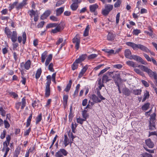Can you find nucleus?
Here are the masks:
<instances>
[{
	"label": "nucleus",
	"instance_id": "f257e3e1",
	"mask_svg": "<svg viewBox=\"0 0 157 157\" xmlns=\"http://www.w3.org/2000/svg\"><path fill=\"white\" fill-rule=\"evenodd\" d=\"M126 45L132 47L134 50H138L139 49L144 52L148 51V48L143 45L141 44H136L131 42H128L126 43Z\"/></svg>",
	"mask_w": 157,
	"mask_h": 157
},
{
	"label": "nucleus",
	"instance_id": "f03ea898",
	"mask_svg": "<svg viewBox=\"0 0 157 157\" xmlns=\"http://www.w3.org/2000/svg\"><path fill=\"white\" fill-rule=\"evenodd\" d=\"M141 67V69L147 73L150 77L153 78L154 79H157V74L156 72H153L151 70L144 66L143 65Z\"/></svg>",
	"mask_w": 157,
	"mask_h": 157
},
{
	"label": "nucleus",
	"instance_id": "7ed1b4c3",
	"mask_svg": "<svg viewBox=\"0 0 157 157\" xmlns=\"http://www.w3.org/2000/svg\"><path fill=\"white\" fill-rule=\"evenodd\" d=\"M55 27V28L52 30L51 32L52 33H56L58 32H60L64 29V25L63 24L60 23L58 24Z\"/></svg>",
	"mask_w": 157,
	"mask_h": 157
},
{
	"label": "nucleus",
	"instance_id": "20e7f679",
	"mask_svg": "<svg viewBox=\"0 0 157 157\" xmlns=\"http://www.w3.org/2000/svg\"><path fill=\"white\" fill-rule=\"evenodd\" d=\"M133 59L143 64L146 65L147 64V63L143 59L139 56L136 55H132L131 58L130 59Z\"/></svg>",
	"mask_w": 157,
	"mask_h": 157
},
{
	"label": "nucleus",
	"instance_id": "39448f33",
	"mask_svg": "<svg viewBox=\"0 0 157 157\" xmlns=\"http://www.w3.org/2000/svg\"><path fill=\"white\" fill-rule=\"evenodd\" d=\"M26 104V99L25 97H24L22 98L21 102H18L16 103L15 108L18 110L20 106L21 105V109H23L25 106Z\"/></svg>",
	"mask_w": 157,
	"mask_h": 157
},
{
	"label": "nucleus",
	"instance_id": "423d86ee",
	"mask_svg": "<svg viewBox=\"0 0 157 157\" xmlns=\"http://www.w3.org/2000/svg\"><path fill=\"white\" fill-rule=\"evenodd\" d=\"M72 42L75 44V47L77 50L79 48L80 43V38L78 34L76 35L72 39Z\"/></svg>",
	"mask_w": 157,
	"mask_h": 157
},
{
	"label": "nucleus",
	"instance_id": "0eeeda50",
	"mask_svg": "<svg viewBox=\"0 0 157 157\" xmlns=\"http://www.w3.org/2000/svg\"><path fill=\"white\" fill-rule=\"evenodd\" d=\"M82 0H72L73 2L71 5L70 7L73 11L76 10L78 7V4L82 2Z\"/></svg>",
	"mask_w": 157,
	"mask_h": 157
},
{
	"label": "nucleus",
	"instance_id": "6e6552de",
	"mask_svg": "<svg viewBox=\"0 0 157 157\" xmlns=\"http://www.w3.org/2000/svg\"><path fill=\"white\" fill-rule=\"evenodd\" d=\"M71 140H70L69 138H68L66 134L64 135V139L63 142V144L65 146V147H66L67 145L70 144L71 145V143L73 142Z\"/></svg>",
	"mask_w": 157,
	"mask_h": 157
},
{
	"label": "nucleus",
	"instance_id": "1a4fd4ad",
	"mask_svg": "<svg viewBox=\"0 0 157 157\" xmlns=\"http://www.w3.org/2000/svg\"><path fill=\"white\" fill-rule=\"evenodd\" d=\"M128 66H131L133 67H140V69L141 68L142 65H138L135 63L131 61H127L126 62Z\"/></svg>",
	"mask_w": 157,
	"mask_h": 157
},
{
	"label": "nucleus",
	"instance_id": "9d476101",
	"mask_svg": "<svg viewBox=\"0 0 157 157\" xmlns=\"http://www.w3.org/2000/svg\"><path fill=\"white\" fill-rule=\"evenodd\" d=\"M90 98L92 99L94 102V103H100L101 101V100L94 94H92L90 96Z\"/></svg>",
	"mask_w": 157,
	"mask_h": 157
},
{
	"label": "nucleus",
	"instance_id": "9b49d317",
	"mask_svg": "<svg viewBox=\"0 0 157 157\" xmlns=\"http://www.w3.org/2000/svg\"><path fill=\"white\" fill-rule=\"evenodd\" d=\"M10 38L11 39L13 43H14L17 40V33L16 31H14L13 32L12 34L11 35V37Z\"/></svg>",
	"mask_w": 157,
	"mask_h": 157
},
{
	"label": "nucleus",
	"instance_id": "f8f14e48",
	"mask_svg": "<svg viewBox=\"0 0 157 157\" xmlns=\"http://www.w3.org/2000/svg\"><path fill=\"white\" fill-rule=\"evenodd\" d=\"M146 144L150 148H152L154 147V144L150 139L145 140Z\"/></svg>",
	"mask_w": 157,
	"mask_h": 157
},
{
	"label": "nucleus",
	"instance_id": "ddd939ff",
	"mask_svg": "<svg viewBox=\"0 0 157 157\" xmlns=\"http://www.w3.org/2000/svg\"><path fill=\"white\" fill-rule=\"evenodd\" d=\"M98 7V6L97 3L90 5L89 6L90 10L91 12H95Z\"/></svg>",
	"mask_w": 157,
	"mask_h": 157
},
{
	"label": "nucleus",
	"instance_id": "4468645a",
	"mask_svg": "<svg viewBox=\"0 0 157 157\" xmlns=\"http://www.w3.org/2000/svg\"><path fill=\"white\" fill-rule=\"evenodd\" d=\"M122 92L124 95L128 96L130 95L131 93V91L127 88L125 87L123 89Z\"/></svg>",
	"mask_w": 157,
	"mask_h": 157
},
{
	"label": "nucleus",
	"instance_id": "2eb2a0df",
	"mask_svg": "<svg viewBox=\"0 0 157 157\" xmlns=\"http://www.w3.org/2000/svg\"><path fill=\"white\" fill-rule=\"evenodd\" d=\"M51 11L49 10H47L41 16L40 18L42 20H44L48 17L50 14Z\"/></svg>",
	"mask_w": 157,
	"mask_h": 157
},
{
	"label": "nucleus",
	"instance_id": "dca6fc26",
	"mask_svg": "<svg viewBox=\"0 0 157 157\" xmlns=\"http://www.w3.org/2000/svg\"><path fill=\"white\" fill-rule=\"evenodd\" d=\"M115 35L112 33L109 32L107 35V39L109 41H112L114 40Z\"/></svg>",
	"mask_w": 157,
	"mask_h": 157
},
{
	"label": "nucleus",
	"instance_id": "f3484780",
	"mask_svg": "<svg viewBox=\"0 0 157 157\" xmlns=\"http://www.w3.org/2000/svg\"><path fill=\"white\" fill-rule=\"evenodd\" d=\"M50 85L46 84L45 89V96L46 97H48L50 94Z\"/></svg>",
	"mask_w": 157,
	"mask_h": 157
},
{
	"label": "nucleus",
	"instance_id": "a211bd4d",
	"mask_svg": "<svg viewBox=\"0 0 157 157\" xmlns=\"http://www.w3.org/2000/svg\"><path fill=\"white\" fill-rule=\"evenodd\" d=\"M124 55L125 57L129 59L132 56L131 52L129 49H126L124 52Z\"/></svg>",
	"mask_w": 157,
	"mask_h": 157
},
{
	"label": "nucleus",
	"instance_id": "6ab92c4d",
	"mask_svg": "<svg viewBox=\"0 0 157 157\" xmlns=\"http://www.w3.org/2000/svg\"><path fill=\"white\" fill-rule=\"evenodd\" d=\"M78 61V60L76 59L71 65V69L73 71L77 69L78 67V64L80 63Z\"/></svg>",
	"mask_w": 157,
	"mask_h": 157
},
{
	"label": "nucleus",
	"instance_id": "aec40b11",
	"mask_svg": "<svg viewBox=\"0 0 157 157\" xmlns=\"http://www.w3.org/2000/svg\"><path fill=\"white\" fill-rule=\"evenodd\" d=\"M27 4V3L25 2L24 1H23L21 2L20 3L16 6V8L17 10H18L21 9L24 6L26 5Z\"/></svg>",
	"mask_w": 157,
	"mask_h": 157
},
{
	"label": "nucleus",
	"instance_id": "412c9836",
	"mask_svg": "<svg viewBox=\"0 0 157 157\" xmlns=\"http://www.w3.org/2000/svg\"><path fill=\"white\" fill-rule=\"evenodd\" d=\"M87 68L88 67L87 66H85L82 69L81 71L79 74L78 77L79 78H81L82 77L83 74L86 71Z\"/></svg>",
	"mask_w": 157,
	"mask_h": 157
},
{
	"label": "nucleus",
	"instance_id": "4be33fe9",
	"mask_svg": "<svg viewBox=\"0 0 157 157\" xmlns=\"http://www.w3.org/2000/svg\"><path fill=\"white\" fill-rule=\"evenodd\" d=\"M5 32L8 38H10L11 37L12 32L9 29L6 27L5 29Z\"/></svg>",
	"mask_w": 157,
	"mask_h": 157
},
{
	"label": "nucleus",
	"instance_id": "5701e85b",
	"mask_svg": "<svg viewBox=\"0 0 157 157\" xmlns=\"http://www.w3.org/2000/svg\"><path fill=\"white\" fill-rule=\"evenodd\" d=\"M111 80V79L110 78L106 75H104L103 76L102 78V82L106 83L108 82Z\"/></svg>",
	"mask_w": 157,
	"mask_h": 157
},
{
	"label": "nucleus",
	"instance_id": "b1692460",
	"mask_svg": "<svg viewBox=\"0 0 157 157\" xmlns=\"http://www.w3.org/2000/svg\"><path fill=\"white\" fill-rule=\"evenodd\" d=\"M64 11V7H61L57 9L56 10V15L58 16L60 15Z\"/></svg>",
	"mask_w": 157,
	"mask_h": 157
},
{
	"label": "nucleus",
	"instance_id": "393cba45",
	"mask_svg": "<svg viewBox=\"0 0 157 157\" xmlns=\"http://www.w3.org/2000/svg\"><path fill=\"white\" fill-rule=\"evenodd\" d=\"M72 84V81L71 80L69 81V83L67 84L66 88L64 89V91L66 92H68L70 89Z\"/></svg>",
	"mask_w": 157,
	"mask_h": 157
},
{
	"label": "nucleus",
	"instance_id": "a878e982",
	"mask_svg": "<svg viewBox=\"0 0 157 157\" xmlns=\"http://www.w3.org/2000/svg\"><path fill=\"white\" fill-rule=\"evenodd\" d=\"M47 55V51H45L42 55L41 57V62L44 63L45 61V59Z\"/></svg>",
	"mask_w": 157,
	"mask_h": 157
},
{
	"label": "nucleus",
	"instance_id": "bb28decb",
	"mask_svg": "<svg viewBox=\"0 0 157 157\" xmlns=\"http://www.w3.org/2000/svg\"><path fill=\"white\" fill-rule=\"evenodd\" d=\"M32 117V114H30L29 118H28L26 122V127H28L30 125L31 119Z\"/></svg>",
	"mask_w": 157,
	"mask_h": 157
},
{
	"label": "nucleus",
	"instance_id": "cd10ccee",
	"mask_svg": "<svg viewBox=\"0 0 157 157\" xmlns=\"http://www.w3.org/2000/svg\"><path fill=\"white\" fill-rule=\"evenodd\" d=\"M42 70L41 68L38 69L36 71V79H38L39 78L41 74Z\"/></svg>",
	"mask_w": 157,
	"mask_h": 157
},
{
	"label": "nucleus",
	"instance_id": "c85d7f7f",
	"mask_svg": "<svg viewBox=\"0 0 157 157\" xmlns=\"http://www.w3.org/2000/svg\"><path fill=\"white\" fill-rule=\"evenodd\" d=\"M113 6L112 5L107 4L105 6V8L109 12L113 9Z\"/></svg>",
	"mask_w": 157,
	"mask_h": 157
},
{
	"label": "nucleus",
	"instance_id": "c756f323",
	"mask_svg": "<svg viewBox=\"0 0 157 157\" xmlns=\"http://www.w3.org/2000/svg\"><path fill=\"white\" fill-rule=\"evenodd\" d=\"M134 71L137 74H139L143 76H144V73L141 71L139 69L135 68L134 69Z\"/></svg>",
	"mask_w": 157,
	"mask_h": 157
},
{
	"label": "nucleus",
	"instance_id": "7c9ffc66",
	"mask_svg": "<svg viewBox=\"0 0 157 157\" xmlns=\"http://www.w3.org/2000/svg\"><path fill=\"white\" fill-rule=\"evenodd\" d=\"M87 111L85 109L82 111V115L84 119L86 120L88 117V115L87 113Z\"/></svg>",
	"mask_w": 157,
	"mask_h": 157
},
{
	"label": "nucleus",
	"instance_id": "2f4dec72",
	"mask_svg": "<svg viewBox=\"0 0 157 157\" xmlns=\"http://www.w3.org/2000/svg\"><path fill=\"white\" fill-rule=\"evenodd\" d=\"M150 104L149 103H145L142 107V109L143 110H147L149 108Z\"/></svg>",
	"mask_w": 157,
	"mask_h": 157
},
{
	"label": "nucleus",
	"instance_id": "473e14b6",
	"mask_svg": "<svg viewBox=\"0 0 157 157\" xmlns=\"http://www.w3.org/2000/svg\"><path fill=\"white\" fill-rule=\"evenodd\" d=\"M31 64L30 60H28L25 64V68L26 70H28Z\"/></svg>",
	"mask_w": 157,
	"mask_h": 157
},
{
	"label": "nucleus",
	"instance_id": "72a5a7b5",
	"mask_svg": "<svg viewBox=\"0 0 157 157\" xmlns=\"http://www.w3.org/2000/svg\"><path fill=\"white\" fill-rule=\"evenodd\" d=\"M86 58V55H82L80 56L78 58L76 59L79 63H81Z\"/></svg>",
	"mask_w": 157,
	"mask_h": 157
},
{
	"label": "nucleus",
	"instance_id": "f704fd0d",
	"mask_svg": "<svg viewBox=\"0 0 157 157\" xmlns=\"http://www.w3.org/2000/svg\"><path fill=\"white\" fill-rule=\"evenodd\" d=\"M58 24L56 23H51L48 24L46 26L47 29L50 28H53L56 27Z\"/></svg>",
	"mask_w": 157,
	"mask_h": 157
},
{
	"label": "nucleus",
	"instance_id": "c9c22d12",
	"mask_svg": "<svg viewBox=\"0 0 157 157\" xmlns=\"http://www.w3.org/2000/svg\"><path fill=\"white\" fill-rule=\"evenodd\" d=\"M98 88L96 89L97 90H99L100 91L101 89V88L102 87L104 86V85L103 83L101 82V79H100V80L98 81Z\"/></svg>",
	"mask_w": 157,
	"mask_h": 157
},
{
	"label": "nucleus",
	"instance_id": "e433bc0d",
	"mask_svg": "<svg viewBox=\"0 0 157 157\" xmlns=\"http://www.w3.org/2000/svg\"><path fill=\"white\" fill-rule=\"evenodd\" d=\"M42 120V114H40L36 118V124H37L40 122Z\"/></svg>",
	"mask_w": 157,
	"mask_h": 157
},
{
	"label": "nucleus",
	"instance_id": "4c0bfd02",
	"mask_svg": "<svg viewBox=\"0 0 157 157\" xmlns=\"http://www.w3.org/2000/svg\"><path fill=\"white\" fill-rule=\"evenodd\" d=\"M149 94L148 92L146 91L144 95V98L142 100V102H144L146 99L149 98Z\"/></svg>",
	"mask_w": 157,
	"mask_h": 157
},
{
	"label": "nucleus",
	"instance_id": "58836bf2",
	"mask_svg": "<svg viewBox=\"0 0 157 157\" xmlns=\"http://www.w3.org/2000/svg\"><path fill=\"white\" fill-rule=\"evenodd\" d=\"M17 2H14L9 7V10L10 11H11V10L13 9L14 7H16L17 5Z\"/></svg>",
	"mask_w": 157,
	"mask_h": 157
},
{
	"label": "nucleus",
	"instance_id": "ea45409f",
	"mask_svg": "<svg viewBox=\"0 0 157 157\" xmlns=\"http://www.w3.org/2000/svg\"><path fill=\"white\" fill-rule=\"evenodd\" d=\"M133 93L136 95H138L140 94L141 92V90L140 89H136L133 90Z\"/></svg>",
	"mask_w": 157,
	"mask_h": 157
},
{
	"label": "nucleus",
	"instance_id": "a19ab883",
	"mask_svg": "<svg viewBox=\"0 0 157 157\" xmlns=\"http://www.w3.org/2000/svg\"><path fill=\"white\" fill-rule=\"evenodd\" d=\"M97 94L98 97L100 98L101 101L105 99V98L101 95L100 91L98 90H97Z\"/></svg>",
	"mask_w": 157,
	"mask_h": 157
},
{
	"label": "nucleus",
	"instance_id": "79ce46f5",
	"mask_svg": "<svg viewBox=\"0 0 157 157\" xmlns=\"http://www.w3.org/2000/svg\"><path fill=\"white\" fill-rule=\"evenodd\" d=\"M20 149L18 148H16L14 152V157H18V155L20 154Z\"/></svg>",
	"mask_w": 157,
	"mask_h": 157
},
{
	"label": "nucleus",
	"instance_id": "37998d69",
	"mask_svg": "<svg viewBox=\"0 0 157 157\" xmlns=\"http://www.w3.org/2000/svg\"><path fill=\"white\" fill-rule=\"evenodd\" d=\"M68 96L67 95H64L63 96V104L64 105H66L67 104V100Z\"/></svg>",
	"mask_w": 157,
	"mask_h": 157
},
{
	"label": "nucleus",
	"instance_id": "c03bdc74",
	"mask_svg": "<svg viewBox=\"0 0 157 157\" xmlns=\"http://www.w3.org/2000/svg\"><path fill=\"white\" fill-rule=\"evenodd\" d=\"M65 0H59L58 1L56 5V7H58L60 6L61 5L63 4L65 2Z\"/></svg>",
	"mask_w": 157,
	"mask_h": 157
},
{
	"label": "nucleus",
	"instance_id": "a18cd8bd",
	"mask_svg": "<svg viewBox=\"0 0 157 157\" xmlns=\"http://www.w3.org/2000/svg\"><path fill=\"white\" fill-rule=\"evenodd\" d=\"M51 76L50 75H48L47 77V82L46 83V84L50 85L51 83Z\"/></svg>",
	"mask_w": 157,
	"mask_h": 157
},
{
	"label": "nucleus",
	"instance_id": "49530a36",
	"mask_svg": "<svg viewBox=\"0 0 157 157\" xmlns=\"http://www.w3.org/2000/svg\"><path fill=\"white\" fill-rule=\"evenodd\" d=\"M29 12H30L29 15L31 17H32L33 15L34 16L36 15V14H37V12L36 10V11H35L33 10H30Z\"/></svg>",
	"mask_w": 157,
	"mask_h": 157
},
{
	"label": "nucleus",
	"instance_id": "de8ad7c7",
	"mask_svg": "<svg viewBox=\"0 0 157 157\" xmlns=\"http://www.w3.org/2000/svg\"><path fill=\"white\" fill-rule=\"evenodd\" d=\"M0 113L2 116H5L6 114V112L2 107H0Z\"/></svg>",
	"mask_w": 157,
	"mask_h": 157
},
{
	"label": "nucleus",
	"instance_id": "09e8293b",
	"mask_svg": "<svg viewBox=\"0 0 157 157\" xmlns=\"http://www.w3.org/2000/svg\"><path fill=\"white\" fill-rule=\"evenodd\" d=\"M53 64L52 63H51L48 67V69L51 72L54 71V70L53 68Z\"/></svg>",
	"mask_w": 157,
	"mask_h": 157
},
{
	"label": "nucleus",
	"instance_id": "8fccbe9b",
	"mask_svg": "<svg viewBox=\"0 0 157 157\" xmlns=\"http://www.w3.org/2000/svg\"><path fill=\"white\" fill-rule=\"evenodd\" d=\"M121 2V0H117V2L115 3L114 6L115 8L119 7Z\"/></svg>",
	"mask_w": 157,
	"mask_h": 157
},
{
	"label": "nucleus",
	"instance_id": "3c124183",
	"mask_svg": "<svg viewBox=\"0 0 157 157\" xmlns=\"http://www.w3.org/2000/svg\"><path fill=\"white\" fill-rule=\"evenodd\" d=\"M26 40V33L25 32H24L22 34V42L23 44H25V43Z\"/></svg>",
	"mask_w": 157,
	"mask_h": 157
},
{
	"label": "nucleus",
	"instance_id": "603ef678",
	"mask_svg": "<svg viewBox=\"0 0 157 157\" xmlns=\"http://www.w3.org/2000/svg\"><path fill=\"white\" fill-rule=\"evenodd\" d=\"M60 151L62 153V154L64 156H67L68 154V152L64 149H60Z\"/></svg>",
	"mask_w": 157,
	"mask_h": 157
},
{
	"label": "nucleus",
	"instance_id": "864d4df0",
	"mask_svg": "<svg viewBox=\"0 0 157 157\" xmlns=\"http://www.w3.org/2000/svg\"><path fill=\"white\" fill-rule=\"evenodd\" d=\"M141 33V31L138 29H134L133 31V33L134 35H138V34Z\"/></svg>",
	"mask_w": 157,
	"mask_h": 157
},
{
	"label": "nucleus",
	"instance_id": "5fc2aeb1",
	"mask_svg": "<svg viewBox=\"0 0 157 157\" xmlns=\"http://www.w3.org/2000/svg\"><path fill=\"white\" fill-rule=\"evenodd\" d=\"M109 13V12L105 8L102 10V13L103 15L106 16L108 15Z\"/></svg>",
	"mask_w": 157,
	"mask_h": 157
},
{
	"label": "nucleus",
	"instance_id": "6e6d98bb",
	"mask_svg": "<svg viewBox=\"0 0 157 157\" xmlns=\"http://www.w3.org/2000/svg\"><path fill=\"white\" fill-rule=\"evenodd\" d=\"M97 56L98 55L93 54L89 56L88 57L89 59H92L96 58Z\"/></svg>",
	"mask_w": 157,
	"mask_h": 157
},
{
	"label": "nucleus",
	"instance_id": "4d7b16f0",
	"mask_svg": "<svg viewBox=\"0 0 157 157\" xmlns=\"http://www.w3.org/2000/svg\"><path fill=\"white\" fill-rule=\"evenodd\" d=\"M77 126V124H76L75 123V124H74L73 123H72L71 124V129L72 132L73 133H75V129L76 128Z\"/></svg>",
	"mask_w": 157,
	"mask_h": 157
},
{
	"label": "nucleus",
	"instance_id": "13d9d810",
	"mask_svg": "<svg viewBox=\"0 0 157 157\" xmlns=\"http://www.w3.org/2000/svg\"><path fill=\"white\" fill-rule=\"evenodd\" d=\"M149 128L151 130H153L155 129V124H149Z\"/></svg>",
	"mask_w": 157,
	"mask_h": 157
},
{
	"label": "nucleus",
	"instance_id": "bf43d9fd",
	"mask_svg": "<svg viewBox=\"0 0 157 157\" xmlns=\"http://www.w3.org/2000/svg\"><path fill=\"white\" fill-rule=\"evenodd\" d=\"M55 156L56 157H61L63 156L62 153L60 151V149L58 152L56 153Z\"/></svg>",
	"mask_w": 157,
	"mask_h": 157
},
{
	"label": "nucleus",
	"instance_id": "052dcab7",
	"mask_svg": "<svg viewBox=\"0 0 157 157\" xmlns=\"http://www.w3.org/2000/svg\"><path fill=\"white\" fill-rule=\"evenodd\" d=\"M109 53L108 54L109 55H110L112 54H115L117 53H118L119 52V51L117 50H116L115 52L114 50L113 49H110L109 50Z\"/></svg>",
	"mask_w": 157,
	"mask_h": 157
},
{
	"label": "nucleus",
	"instance_id": "680f3d73",
	"mask_svg": "<svg viewBox=\"0 0 157 157\" xmlns=\"http://www.w3.org/2000/svg\"><path fill=\"white\" fill-rule=\"evenodd\" d=\"M144 56L146 58V59L149 62H151V58H150L148 55L146 53H143Z\"/></svg>",
	"mask_w": 157,
	"mask_h": 157
},
{
	"label": "nucleus",
	"instance_id": "e2e57ef3",
	"mask_svg": "<svg viewBox=\"0 0 157 157\" xmlns=\"http://www.w3.org/2000/svg\"><path fill=\"white\" fill-rule=\"evenodd\" d=\"M77 122L81 124H82L84 121H86L84 119H82L80 118H78L77 119Z\"/></svg>",
	"mask_w": 157,
	"mask_h": 157
},
{
	"label": "nucleus",
	"instance_id": "0e129e2a",
	"mask_svg": "<svg viewBox=\"0 0 157 157\" xmlns=\"http://www.w3.org/2000/svg\"><path fill=\"white\" fill-rule=\"evenodd\" d=\"M6 132V130H3V132L1 133V135L0 137L1 139H3L5 137Z\"/></svg>",
	"mask_w": 157,
	"mask_h": 157
},
{
	"label": "nucleus",
	"instance_id": "69168bd1",
	"mask_svg": "<svg viewBox=\"0 0 157 157\" xmlns=\"http://www.w3.org/2000/svg\"><path fill=\"white\" fill-rule=\"evenodd\" d=\"M109 68H110V67H107L106 68L102 70L100 72L99 74L98 75H99L101 74H102L104 73L107 70H109Z\"/></svg>",
	"mask_w": 157,
	"mask_h": 157
},
{
	"label": "nucleus",
	"instance_id": "338daca9",
	"mask_svg": "<svg viewBox=\"0 0 157 157\" xmlns=\"http://www.w3.org/2000/svg\"><path fill=\"white\" fill-rule=\"evenodd\" d=\"M44 23H45V22L44 21H42L40 22L37 25V27L38 28H42L43 27V26L44 24Z\"/></svg>",
	"mask_w": 157,
	"mask_h": 157
},
{
	"label": "nucleus",
	"instance_id": "774afa93",
	"mask_svg": "<svg viewBox=\"0 0 157 157\" xmlns=\"http://www.w3.org/2000/svg\"><path fill=\"white\" fill-rule=\"evenodd\" d=\"M143 157H153L152 155L151 154L147 153H144L142 155Z\"/></svg>",
	"mask_w": 157,
	"mask_h": 157
}]
</instances>
